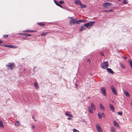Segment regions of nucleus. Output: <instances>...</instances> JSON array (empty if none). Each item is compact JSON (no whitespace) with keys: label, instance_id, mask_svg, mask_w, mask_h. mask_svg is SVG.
Here are the masks:
<instances>
[{"label":"nucleus","instance_id":"nucleus-4","mask_svg":"<svg viewBox=\"0 0 132 132\" xmlns=\"http://www.w3.org/2000/svg\"><path fill=\"white\" fill-rule=\"evenodd\" d=\"M101 67L103 69H105L108 68L109 67V64L108 62H103L101 64Z\"/></svg>","mask_w":132,"mask_h":132},{"label":"nucleus","instance_id":"nucleus-12","mask_svg":"<svg viewBox=\"0 0 132 132\" xmlns=\"http://www.w3.org/2000/svg\"><path fill=\"white\" fill-rule=\"evenodd\" d=\"M99 105L100 109L104 111L105 110V108L103 104L101 103H100Z\"/></svg>","mask_w":132,"mask_h":132},{"label":"nucleus","instance_id":"nucleus-35","mask_svg":"<svg viewBox=\"0 0 132 132\" xmlns=\"http://www.w3.org/2000/svg\"><path fill=\"white\" fill-rule=\"evenodd\" d=\"M9 35H3V37L4 38L7 37L9 36Z\"/></svg>","mask_w":132,"mask_h":132},{"label":"nucleus","instance_id":"nucleus-32","mask_svg":"<svg viewBox=\"0 0 132 132\" xmlns=\"http://www.w3.org/2000/svg\"><path fill=\"white\" fill-rule=\"evenodd\" d=\"M3 45V46L9 48H10V47L11 46V45H7L5 44Z\"/></svg>","mask_w":132,"mask_h":132},{"label":"nucleus","instance_id":"nucleus-22","mask_svg":"<svg viewBox=\"0 0 132 132\" xmlns=\"http://www.w3.org/2000/svg\"><path fill=\"white\" fill-rule=\"evenodd\" d=\"M85 26H84L83 25L82 27H81L80 29L79 30V31H82L83 30H85V29L84 28Z\"/></svg>","mask_w":132,"mask_h":132},{"label":"nucleus","instance_id":"nucleus-34","mask_svg":"<svg viewBox=\"0 0 132 132\" xmlns=\"http://www.w3.org/2000/svg\"><path fill=\"white\" fill-rule=\"evenodd\" d=\"M54 2L55 3V4L56 5H57V6H58V5L59 4V3H58L55 0L54 1Z\"/></svg>","mask_w":132,"mask_h":132},{"label":"nucleus","instance_id":"nucleus-18","mask_svg":"<svg viewBox=\"0 0 132 132\" xmlns=\"http://www.w3.org/2000/svg\"><path fill=\"white\" fill-rule=\"evenodd\" d=\"M20 123L19 121H16L15 123V126H19L20 125Z\"/></svg>","mask_w":132,"mask_h":132},{"label":"nucleus","instance_id":"nucleus-3","mask_svg":"<svg viewBox=\"0 0 132 132\" xmlns=\"http://www.w3.org/2000/svg\"><path fill=\"white\" fill-rule=\"evenodd\" d=\"M95 22V21H90L85 24L84 25V26H85L87 28H89L94 25Z\"/></svg>","mask_w":132,"mask_h":132},{"label":"nucleus","instance_id":"nucleus-25","mask_svg":"<svg viewBox=\"0 0 132 132\" xmlns=\"http://www.w3.org/2000/svg\"><path fill=\"white\" fill-rule=\"evenodd\" d=\"M81 6V8H85L86 7V5L84 4H82L81 3V5H80Z\"/></svg>","mask_w":132,"mask_h":132},{"label":"nucleus","instance_id":"nucleus-20","mask_svg":"<svg viewBox=\"0 0 132 132\" xmlns=\"http://www.w3.org/2000/svg\"><path fill=\"white\" fill-rule=\"evenodd\" d=\"M0 126L2 128H3L4 127L3 122L1 120H0Z\"/></svg>","mask_w":132,"mask_h":132},{"label":"nucleus","instance_id":"nucleus-31","mask_svg":"<svg viewBox=\"0 0 132 132\" xmlns=\"http://www.w3.org/2000/svg\"><path fill=\"white\" fill-rule=\"evenodd\" d=\"M11 46L10 47V48H17L18 47L15 46H13L12 45H11Z\"/></svg>","mask_w":132,"mask_h":132},{"label":"nucleus","instance_id":"nucleus-44","mask_svg":"<svg viewBox=\"0 0 132 132\" xmlns=\"http://www.w3.org/2000/svg\"><path fill=\"white\" fill-rule=\"evenodd\" d=\"M58 6H59V7H61V8H62V6L60 4H59V5H58Z\"/></svg>","mask_w":132,"mask_h":132},{"label":"nucleus","instance_id":"nucleus-39","mask_svg":"<svg viewBox=\"0 0 132 132\" xmlns=\"http://www.w3.org/2000/svg\"><path fill=\"white\" fill-rule=\"evenodd\" d=\"M73 132H76L77 131L79 132V131L78 130H77L75 129H73Z\"/></svg>","mask_w":132,"mask_h":132},{"label":"nucleus","instance_id":"nucleus-14","mask_svg":"<svg viewBox=\"0 0 132 132\" xmlns=\"http://www.w3.org/2000/svg\"><path fill=\"white\" fill-rule=\"evenodd\" d=\"M37 24L40 26H44L45 25V24L42 22L37 23Z\"/></svg>","mask_w":132,"mask_h":132},{"label":"nucleus","instance_id":"nucleus-52","mask_svg":"<svg viewBox=\"0 0 132 132\" xmlns=\"http://www.w3.org/2000/svg\"><path fill=\"white\" fill-rule=\"evenodd\" d=\"M34 120L35 121H37L35 120V119H34Z\"/></svg>","mask_w":132,"mask_h":132},{"label":"nucleus","instance_id":"nucleus-45","mask_svg":"<svg viewBox=\"0 0 132 132\" xmlns=\"http://www.w3.org/2000/svg\"><path fill=\"white\" fill-rule=\"evenodd\" d=\"M83 22H85V23H86V21H87V20H83Z\"/></svg>","mask_w":132,"mask_h":132},{"label":"nucleus","instance_id":"nucleus-13","mask_svg":"<svg viewBox=\"0 0 132 132\" xmlns=\"http://www.w3.org/2000/svg\"><path fill=\"white\" fill-rule=\"evenodd\" d=\"M17 34L19 35H23L26 36H31V35L30 34H28V33H25V34L20 33V34Z\"/></svg>","mask_w":132,"mask_h":132},{"label":"nucleus","instance_id":"nucleus-49","mask_svg":"<svg viewBox=\"0 0 132 132\" xmlns=\"http://www.w3.org/2000/svg\"><path fill=\"white\" fill-rule=\"evenodd\" d=\"M32 128H35V126H34L32 125Z\"/></svg>","mask_w":132,"mask_h":132},{"label":"nucleus","instance_id":"nucleus-21","mask_svg":"<svg viewBox=\"0 0 132 132\" xmlns=\"http://www.w3.org/2000/svg\"><path fill=\"white\" fill-rule=\"evenodd\" d=\"M125 94L127 97H129L130 96V95L129 93L127 92H125L124 93Z\"/></svg>","mask_w":132,"mask_h":132},{"label":"nucleus","instance_id":"nucleus-2","mask_svg":"<svg viewBox=\"0 0 132 132\" xmlns=\"http://www.w3.org/2000/svg\"><path fill=\"white\" fill-rule=\"evenodd\" d=\"M92 109L94 110H95L96 108L95 106V105H94V103L92 102L91 103V108L90 107H89L88 108V111L89 112L91 113H93V111L91 109Z\"/></svg>","mask_w":132,"mask_h":132},{"label":"nucleus","instance_id":"nucleus-29","mask_svg":"<svg viewBox=\"0 0 132 132\" xmlns=\"http://www.w3.org/2000/svg\"><path fill=\"white\" fill-rule=\"evenodd\" d=\"M114 125H115L116 127H119V125L116 122H115V121H114Z\"/></svg>","mask_w":132,"mask_h":132},{"label":"nucleus","instance_id":"nucleus-8","mask_svg":"<svg viewBox=\"0 0 132 132\" xmlns=\"http://www.w3.org/2000/svg\"><path fill=\"white\" fill-rule=\"evenodd\" d=\"M101 90V92L103 95L105 96H106V94L105 88L104 87H102Z\"/></svg>","mask_w":132,"mask_h":132},{"label":"nucleus","instance_id":"nucleus-41","mask_svg":"<svg viewBox=\"0 0 132 132\" xmlns=\"http://www.w3.org/2000/svg\"><path fill=\"white\" fill-rule=\"evenodd\" d=\"M103 12H105L106 13L109 12L108 10H104L103 11Z\"/></svg>","mask_w":132,"mask_h":132},{"label":"nucleus","instance_id":"nucleus-5","mask_svg":"<svg viewBox=\"0 0 132 132\" xmlns=\"http://www.w3.org/2000/svg\"><path fill=\"white\" fill-rule=\"evenodd\" d=\"M112 5V4L108 2H106L103 5V6L106 8H108L109 7L111 6Z\"/></svg>","mask_w":132,"mask_h":132},{"label":"nucleus","instance_id":"nucleus-50","mask_svg":"<svg viewBox=\"0 0 132 132\" xmlns=\"http://www.w3.org/2000/svg\"><path fill=\"white\" fill-rule=\"evenodd\" d=\"M71 119V118H69V117H68V120H70Z\"/></svg>","mask_w":132,"mask_h":132},{"label":"nucleus","instance_id":"nucleus-16","mask_svg":"<svg viewBox=\"0 0 132 132\" xmlns=\"http://www.w3.org/2000/svg\"><path fill=\"white\" fill-rule=\"evenodd\" d=\"M35 32V31L34 30H26L25 31H24L25 32Z\"/></svg>","mask_w":132,"mask_h":132},{"label":"nucleus","instance_id":"nucleus-53","mask_svg":"<svg viewBox=\"0 0 132 132\" xmlns=\"http://www.w3.org/2000/svg\"><path fill=\"white\" fill-rule=\"evenodd\" d=\"M131 105H132V102H131Z\"/></svg>","mask_w":132,"mask_h":132},{"label":"nucleus","instance_id":"nucleus-17","mask_svg":"<svg viewBox=\"0 0 132 132\" xmlns=\"http://www.w3.org/2000/svg\"><path fill=\"white\" fill-rule=\"evenodd\" d=\"M65 115L66 116H68L69 117H72V115L71 114H69V113H68L67 112H65Z\"/></svg>","mask_w":132,"mask_h":132},{"label":"nucleus","instance_id":"nucleus-42","mask_svg":"<svg viewBox=\"0 0 132 132\" xmlns=\"http://www.w3.org/2000/svg\"><path fill=\"white\" fill-rule=\"evenodd\" d=\"M87 62L89 63H90V61L88 59L87 60Z\"/></svg>","mask_w":132,"mask_h":132},{"label":"nucleus","instance_id":"nucleus-56","mask_svg":"<svg viewBox=\"0 0 132 132\" xmlns=\"http://www.w3.org/2000/svg\"><path fill=\"white\" fill-rule=\"evenodd\" d=\"M119 1H120V0H119Z\"/></svg>","mask_w":132,"mask_h":132},{"label":"nucleus","instance_id":"nucleus-19","mask_svg":"<svg viewBox=\"0 0 132 132\" xmlns=\"http://www.w3.org/2000/svg\"><path fill=\"white\" fill-rule=\"evenodd\" d=\"M48 33V32H43L40 34L41 36H45Z\"/></svg>","mask_w":132,"mask_h":132},{"label":"nucleus","instance_id":"nucleus-51","mask_svg":"<svg viewBox=\"0 0 132 132\" xmlns=\"http://www.w3.org/2000/svg\"><path fill=\"white\" fill-rule=\"evenodd\" d=\"M32 118L33 119H34V117H32Z\"/></svg>","mask_w":132,"mask_h":132},{"label":"nucleus","instance_id":"nucleus-15","mask_svg":"<svg viewBox=\"0 0 132 132\" xmlns=\"http://www.w3.org/2000/svg\"><path fill=\"white\" fill-rule=\"evenodd\" d=\"M110 108L111 110L112 111H113L114 110V108L112 105L110 104Z\"/></svg>","mask_w":132,"mask_h":132},{"label":"nucleus","instance_id":"nucleus-9","mask_svg":"<svg viewBox=\"0 0 132 132\" xmlns=\"http://www.w3.org/2000/svg\"><path fill=\"white\" fill-rule=\"evenodd\" d=\"M96 127L97 129L98 132H101L102 131V129L100 125L97 124L96 125Z\"/></svg>","mask_w":132,"mask_h":132},{"label":"nucleus","instance_id":"nucleus-7","mask_svg":"<svg viewBox=\"0 0 132 132\" xmlns=\"http://www.w3.org/2000/svg\"><path fill=\"white\" fill-rule=\"evenodd\" d=\"M110 88L113 93L115 95H117V93L116 91V89L114 86L113 85H111L110 86Z\"/></svg>","mask_w":132,"mask_h":132},{"label":"nucleus","instance_id":"nucleus-36","mask_svg":"<svg viewBox=\"0 0 132 132\" xmlns=\"http://www.w3.org/2000/svg\"><path fill=\"white\" fill-rule=\"evenodd\" d=\"M102 117V116L103 117L105 118V116L104 113H102L101 114Z\"/></svg>","mask_w":132,"mask_h":132},{"label":"nucleus","instance_id":"nucleus-6","mask_svg":"<svg viewBox=\"0 0 132 132\" xmlns=\"http://www.w3.org/2000/svg\"><path fill=\"white\" fill-rule=\"evenodd\" d=\"M77 20L75 18H73L70 21V23L72 24H76L77 23Z\"/></svg>","mask_w":132,"mask_h":132},{"label":"nucleus","instance_id":"nucleus-43","mask_svg":"<svg viewBox=\"0 0 132 132\" xmlns=\"http://www.w3.org/2000/svg\"><path fill=\"white\" fill-rule=\"evenodd\" d=\"M58 6H59V7H61V8H62V6L60 4H59V5H58Z\"/></svg>","mask_w":132,"mask_h":132},{"label":"nucleus","instance_id":"nucleus-55","mask_svg":"<svg viewBox=\"0 0 132 132\" xmlns=\"http://www.w3.org/2000/svg\"><path fill=\"white\" fill-rule=\"evenodd\" d=\"M76 86H77V84H76Z\"/></svg>","mask_w":132,"mask_h":132},{"label":"nucleus","instance_id":"nucleus-23","mask_svg":"<svg viewBox=\"0 0 132 132\" xmlns=\"http://www.w3.org/2000/svg\"><path fill=\"white\" fill-rule=\"evenodd\" d=\"M97 115L98 116V118L100 119H101L102 118V115L101 113L100 112L98 113Z\"/></svg>","mask_w":132,"mask_h":132},{"label":"nucleus","instance_id":"nucleus-38","mask_svg":"<svg viewBox=\"0 0 132 132\" xmlns=\"http://www.w3.org/2000/svg\"><path fill=\"white\" fill-rule=\"evenodd\" d=\"M59 3L61 4H64V2L63 1H60L59 2Z\"/></svg>","mask_w":132,"mask_h":132},{"label":"nucleus","instance_id":"nucleus-24","mask_svg":"<svg viewBox=\"0 0 132 132\" xmlns=\"http://www.w3.org/2000/svg\"><path fill=\"white\" fill-rule=\"evenodd\" d=\"M83 20H77L78 22L77 23L79 24L80 23L83 22Z\"/></svg>","mask_w":132,"mask_h":132},{"label":"nucleus","instance_id":"nucleus-33","mask_svg":"<svg viewBox=\"0 0 132 132\" xmlns=\"http://www.w3.org/2000/svg\"><path fill=\"white\" fill-rule=\"evenodd\" d=\"M128 3V2L127 0H124L123 2V3L124 4H127Z\"/></svg>","mask_w":132,"mask_h":132},{"label":"nucleus","instance_id":"nucleus-26","mask_svg":"<svg viewBox=\"0 0 132 132\" xmlns=\"http://www.w3.org/2000/svg\"><path fill=\"white\" fill-rule=\"evenodd\" d=\"M129 62L131 68L132 69V60H129Z\"/></svg>","mask_w":132,"mask_h":132},{"label":"nucleus","instance_id":"nucleus-1","mask_svg":"<svg viewBox=\"0 0 132 132\" xmlns=\"http://www.w3.org/2000/svg\"><path fill=\"white\" fill-rule=\"evenodd\" d=\"M6 66L8 70H12L15 67V65L13 62H10L8 64V65H6Z\"/></svg>","mask_w":132,"mask_h":132},{"label":"nucleus","instance_id":"nucleus-37","mask_svg":"<svg viewBox=\"0 0 132 132\" xmlns=\"http://www.w3.org/2000/svg\"><path fill=\"white\" fill-rule=\"evenodd\" d=\"M118 114L120 115H122V112H119L117 113Z\"/></svg>","mask_w":132,"mask_h":132},{"label":"nucleus","instance_id":"nucleus-10","mask_svg":"<svg viewBox=\"0 0 132 132\" xmlns=\"http://www.w3.org/2000/svg\"><path fill=\"white\" fill-rule=\"evenodd\" d=\"M75 3L79 5H81V3L79 0H75Z\"/></svg>","mask_w":132,"mask_h":132},{"label":"nucleus","instance_id":"nucleus-30","mask_svg":"<svg viewBox=\"0 0 132 132\" xmlns=\"http://www.w3.org/2000/svg\"><path fill=\"white\" fill-rule=\"evenodd\" d=\"M110 130L111 131L114 132L115 131V129L113 127H111L110 128Z\"/></svg>","mask_w":132,"mask_h":132},{"label":"nucleus","instance_id":"nucleus-46","mask_svg":"<svg viewBox=\"0 0 132 132\" xmlns=\"http://www.w3.org/2000/svg\"><path fill=\"white\" fill-rule=\"evenodd\" d=\"M113 11V10L112 9L109 10H108L109 12H110Z\"/></svg>","mask_w":132,"mask_h":132},{"label":"nucleus","instance_id":"nucleus-48","mask_svg":"<svg viewBox=\"0 0 132 132\" xmlns=\"http://www.w3.org/2000/svg\"><path fill=\"white\" fill-rule=\"evenodd\" d=\"M123 57L125 59H127V58L125 56H123Z\"/></svg>","mask_w":132,"mask_h":132},{"label":"nucleus","instance_id":"nucleus-28","mask_svg":"<svg viewBox=\"0 0 132 132\" xmlns=\"http://www.w3.org/2000/svg\"><path fill=\"white\" fill-rule=\"evenodd\" d=\"M120 65L123 69H124L125 68V67L124 66V65L122 63H120Z\"/></svg>","mask_w":132,"mask_h":132},{"label":"nucleus","instance_id":"nucleus-47","mask_svg":"<svg viewBox=\"0 0 132 132\" xmlns=\"http://www.w3.org/2000/svg\"><path fill=\"white\" fill-rule=\"evenodd\" d=\"M3 41L0 39V44L3 43Z\"/></svg>","mask_w":132,"mask_h":132},{"label":"nucleus","instance_id":"nucleus-40","mask_svg":"<svg viewBox=\"0 0 132 132\" xmlns=\"http://www.w3.org/2000/svg\"><path fill=\"white\" fill-rule=\"evenodd\" d=\"M100 55L101 56H104V54L102 52H100Z\"/></svg>","mask_w":132,"mask_h":132},{"label":"nucleus","instance_id":"nucleus-54","mask_svg":"<svg viewBox=\"0 0 132 132\" xmlns=\"http://www.w3.org/2000/svg\"><path fill=\"white\" fill-rule=\"evenodd\" d=\"M73 18V17H71V18Z\"/></svg>","mask_w":132,"mask_h":132},{"label":"nucleus","instance_id":"nucleus-11","mask_svg":"<svg viewBox=\"0 0 132 132\" xmlns=\"http://www.w3.org/2000/svg\"><path fill=\"white\" fill-rule=\"evenodd\" d=\"M106 70L109 73H110L111 74H113V72L111 69L107 68Z\"/></svg>","mask_w":132,"mask_h":132},{"label":"nucleus","instance_id":"nucleus-27","mask_svg":"<svg viewBox=\"0 0 132 132\" xmlns=\"http://www.w3.org/2000/svg\"><path fill=\"white\" fill-rule=\"evenodd\" d=\"M34 85L35 87L36 88H38V85L37 84L36 82H35L34 83Z\"/></svg>","mask_w":132,"mask_h":132}]
</instances>
